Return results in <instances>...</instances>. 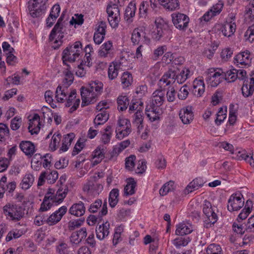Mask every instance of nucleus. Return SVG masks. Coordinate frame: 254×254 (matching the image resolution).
Wrapping results in <instances>:
<instances>
[{
    "label": "nucleus",
    "instance_id": "f257e3e1",
    "mask_svg": "<svg viewBox=\"0 0 254 254\" xmlns=\"http://www.w3.org/2000/svg\"><path fill=\"white\" fill-rule=\"evenodd\" d=\"M103 83L99 81L90 82L86 87H82L80 89L82 100V106H85L96 102L98 97L103 91Z\"/></svg>",
    "mask_w": 254,
    "mask_h": 254
},
{
    "label": "nucleus",
    "instance_id": "f03ea898",
    "mask_svg": "<svg viewBox=\"0 0 254 254\" xmlns=\"http://www.w3.org/2000/svg\"><path fill=\"white\" fill-rule=\"evenodd\" d=\"M2 211L6 218L14 222L20 221L25 215V208L14 203H6L3 206Z\"/></svg>",
    "mask_w": 254,
    "mask_h": 254
},
{
    "label": "nucleus",
    "instance_id": "7ed1b4c3",
    "mask_svg": "<svg viewBox=\"0 0 254 254\" xmlns=\"http://www.w3.org/2000/svg\"><path fill=\"white\" fill-rule=\"evenodd\" d=\"M83 54L82 45L80 42L76 41L73 44L69 45L63 52L62 59L63 63L65 62H74L78 60Z\"/></svg>",
    "mask_w": 254,
    "mask_h": 254
},
{
    "label": "nucleus",
    "instance_id": "20e7f679",
    "mask_svg": "<svg viewBox=\"0 0 254 254\" xmlns=\"http://www.w3.org/2000/svg\"><path fill=\"white\" fill-rule=\"evenodd\" d=\"M202 211L205 216L204 225L206 228H210L217 221V216L212 208L211 203L205 200L203 203Z\"/></svg>",
    "mask_w": 254,
    "mask_h": 254
},
{
    "label": "nucleus",
    "instance_id": "39448f33",
    "mask_svg": "<svg viewBox=\"0 0 254 254\" xmlns=\"http://www.w3.org/2000/svg\"><path fill=\"white\" fill-rule=\"evenodd\" d=\"M224 79V72L220 68H211L206 72V81L212 87H216Z\"/></svg>",
    "mask_w": 254,
    "mask_h": 254
},
{
    "label": "nucleus",
    "instance_id": "423d86ee",
    "mask_svg": "<svg viewBox=\"0 0 254 254\" xmlns=\"http://www.w3.org/2000/svg\"><path fill=\"white\" fill-rule=\"evenodd\" d=\"M48 0H30L28 2V8L32 17H38L44 13L46 3Z\"/></svg>",
    "mask_w": 254,
    "mask_h": 254
},
{
    "label": "nucleus",
    "instance_id": "0eeeda50",
    "mask_svg": "<svg viewBox=\"0 0 254 254\" xmlns=\"http://www.w3.org/2000/svg\"><path fill=\"white\" fill-rule=\"evenodd\" d=\"M106 11L110 26L113 28H117L121 20L120 11L118 6L116 4L109 5L107 6Z\"/></svg>",
    "mask_w": 254,
    "mask_h": 254
},
{
    "label": "nucleus",
    "instance_id": "6e6552de",
    "mask_svg": "<svg viewBox=\"0 0 254 254\" xmlns=\"http://www.w3.org/2000/svg\"><path fill=\"white\" fill-rule=\"evenodd\" d=\"M131 132V124L130 121L125 118H120L118 121L116 129V137L122 139L127 136Z\"/></svg>",
    "mask_w": 254,
    "mask_h": 254
},
{
    "label": "nucleus",
    "instance_id": "1a4fd4ad",
    "mask_svg": "<svg viewBox=\"0 0 254 254\" xmlns=\"http://www.w3.org/2000/svg\"><path fill=\"white\" fill-rule=\"evenodd\" d=\"M172 22L178 29L185 31L188 27L190 18L187 15L179 12H175L171 14Z\"/></svg>",
    "mask_w": 254,
    "mask_h": 254
},
{
    "label": "nucleus",
    "instance_id": "9d476101",
    "mask_svg": "<svg viewBox=\"0 0 254 254\" xmlns=\"http://www.w3.org/2000/svg\"><path fill=\"white\" fill-rule=\"evenodd\" d=\"M244 198L241 193L232 194L228 201V210L230 212L240 210L244 205Z\"/></svg>",
    "mask_w": 254,
    "mask_h": 254
},
{
    "label": "nucleus",
    "instance_id": "9b49d317",
    "mask_svg": "<svg viewBox=\"0 0 254 254\" xmlns=\"http://www.w3.org/2000/svg\"><path fill=\"white\" fill-rule=\"evenodd\" d=\"M130 40L133 45L141 43L148 44L150 42V39L146 35L141 27H137L133 30Z\"/></svg>",
    "mask_w": 254,
    "mask_h": 254
},
{
    "label": "nucleus",
    "instance_id": "f8f14e48",
    "mask_svg": "<svg viewBox=\"0 0 254 254\" xmlns=\"http://www.w3.org/2000/svg\"><path fill=\"white\" fill-rule=\"evenodd\" d=\"M115 50L113 47V42L108 41L104 43L100 47L98 51V56L102 58L112 59L115 56Z\"/></svg>",
    "mask_w": 254,
    "mask_h": 254
},
{
    "label": "nucleus",
    "instance_id": "ddd939ff",
    "mask_svg": "<svg viewBox=\"0 0 254 254\" xmlns=\"http://www.w3.org/2000/svg\"><path fill=\"white\" fill-rule=\"evenodd\" d=\"M67 210V207L64 205L52 213L50 216H47V224L49 226H53L58 223L66 213Z\"/></svg>",
    "mask_w": 254,
    "mask_h": 254
},
{
    "label": "nucleus",
    "instance_id": "4468645a",
    "mask_svg": "<svg viewBox=\"0 0 254 254\" xmlns=\"http://www.w3.org/2000/svg\"><path fill=\"white\" fill-rule=\"evenodd\" d=\"M250 78L245 80L242 87V92L245 97H248L253 95L254 91V70L250 73Z\"/></svg>",
    "mask_w": 254,
    "mask_h": 254
},
{
    "label": "nucleus",
    "instance_id": "2eb2a0df",
    "mask_svg": "<svg viewBox=\"0 0 254 254\" xmlns=\"http://www.w3.org/2000/svg\"><path fill=\"white\" fill-rule=\"evenodd\" d=\"M65 30V27L63 22V18L60 17L52 30L49 36V40L52 42L55 39V37L58 35V38L62 39L64 37V33Z\"/></svg>",
    "mask_w": 254,
    "mask_h": 254
},
{
    "label": "nucleus",
    "instance_id": "dca6fc26",
    "mask_svg": "<svg viewBox=\"0 0 254 254\" xmlns=\"http://www.w3.org/2000/svg\"><path fill=\"white\" fill-rule=\"evenodd\" d=\"M252 59L251 53L248 50L240 52L234 58L235 63L240 66H249L251 64Z\"/></svg>",
    "mask_w": 254,
    "mask_h": 254
},
{
    "label": "nucleus",
    "instance_id": "f3484780",
    "mask_svg": "<svg viewBox=\"0 0 254 254\" xmlns=\"http://www.w3.org/2000/svg\"><path fill=\"white\" fill-rule=\"evenodd\" d=\"M172 30L171 27L157 29L152 34V38L156 40L163 42L169 41L172 38Z\"/></svg>",
    "mask_w": 254,
    "mask_h": 254
},
{
    "label": "nucleus",
    "instance_id": "a211bd4d",
    "mask_svg": "<svg viewBox=\"0 0 254 254\" xmlns=\"http://www.w3.org/2000/svg\"><path fill=\"white\" fill-rule=\"evenodd\" d=\"M19 147L21 151L28 157H31L36 151L35 144L30 141H21Z\"/></svg>",
    "mask_w": 254,
    "mask_h": 254
},
{
    "label": "nucleus",
    "instance_id": "6ab92c4d",
    "mask_svg": "<svg viewBox=\"0 0 254 254\" xmlns=\"http://www.w3.org/2000/svg\"><path fill=\"white\" fill-rule=\"evenodd\" d=\"M235 16H231V20L229 22L226 21L220 28L221 32L222 35L226 37H230L233 35L236 31V25L233 19Z\"/></svg>",
    "mask_w": 254,
    "mask_h": 254
},
{
    "label": "nucleus",
    "instance_id": "aec40b11",
    "mask_svg": "<svg viewBox=\"0 0 254 254\" xmlns=\"http://www.w3.org/2000/svg\"><path fill=\"white\" fill-rule=\"evenodd\" d=\"M103 186L100 184L89 181L83 187V190L93 195L99 194L103 190Z\"/></svg>",
    "mask_w": 254,
    "mask_h": 254
},
{
    "label": "nucleus",
    "instance_id": "412c9836",
    "mask_svg": "<svg viewBox=\"0 0 254 254\" xmlns=\"http://www.w3.org/2000/svg\"><path fill=\"white\" fill-rule=\"evenodd\" d=\"M123 59L112 62L108 67V75L110 80L116 79L119 74V71L121 67L123 65Z\"/></svg>",
    "mask_w": 254,
    "mask_h": 254
},
{
    "label": "nucleus",
    "instance_id": "4be33fe9",
    "mask_svg": "<svg viewBox=\"0 0 254 254\" xmlns=\"http://www.w3.org/2000/svg\"><path fill=\"white\" fill-rule=\"evenodd\" d=\"M102 207L101 210L99 212V216L102 217L107 214V203L105 201L102 205V201L101 199H98L96 200L93 203L91 204L88 210L91 213H96L98 211L99 208Z\"/></svg>",
    "mask_w": 254,
    "mask_h": 254
},
{
    "label": "nucleus",
    "instance_id": "5701e85b",
    "mask_svg": "<svg viewBox=\"0 0 254 254\" xmlns=\"http://www.w3.org/2000/svg\"><path fill=\"white\" fill-rule=\"evenodd\" d=\"M40 119L37 114H34L33 116L29 117V131L31 134H37L40 129Z\"/></svg>",
    "mask_w": 254,
    "mask_h": 254
},
{
    "label": "nucleus",
    "instance_id": "b1692460",
    "mask_svg": "<svg viewBox=\"0 0 254 254\" xmlns=\"http://www.w3.org/2000/svg\"><path fill=\"white\" fill-rule=\"evenodd\" d=\"M65 106L66 107L71 106L70 112H72L75 111L80 103L79 98H76V92L75 90H72L68 94Z\"/></svg>",
    "mask_w": 254,
    "mask_h": 254
},
{
    "label": "nucleus",
    "instance_id": "393cba45",
    "mask_svg": "<svg viewBox=\"0 0 254 254\" xmlns=\"http://www.w3.org/2000/svg\"><path fill=\"white\" fill-rule=\"evenodd\" d=\"M106 147L99 145L94 150L92 154V166L93 167L100 163L105 157Z\"/></svg>",
    "mask_w": 254,
    "mask_h": 254
},
{
    "label": "nucleus",
    "instance_id": "a878e982",
    "mask_svg": "<svg viewBox=\"0 0 254 254\" xmlns=\"http://www.w3.org/2000/svg\"><path fill=\"white\" fill-rule=\"evenodd\" d=\"M53 198L54 195L51 192V190H48L44 197L39 210L42 212L46 211L49 210L53 205H56V201Z\"/></svg>",
    "mask_w": 254,
    "mask_h": 254
},
{
    "label": "nucleus",
    "instance_id": "bb28decb",
    "mask_svg": "<svg viewBox=\"0 0 254 254\" xmlns=\"http://www.w3.org/2000/svg\"><path fill=\"white\" fill-rule=\"evenodd\" d=\"M179 116L183 124H190L193 118V113L191 106H188L182 108L180 111Z\"/></svg>",
    "mask_w": 254,
    "mask_h": 254
},
{
    "label": "nucleus",
    "instance_id": "cd10ccee",
    "mask_svg": "<svg viewBox=\"0 0 254 254\" xmlns=\"http://www.w3.org/2000/svg\"><path fill=\"white\" fill-rule=\"evenodd\" d=\"M193 231V227L191 223L183 221L176 225L175 234L179 236H184L191 233Z\"/></svg>",
    "mask_w": 254,
    "mask_h": 254
},
{
    "label": "nucleus",
    "instance_id": "c85d7f7f",
    "mask_svg": "<svg viewBox=\"0 0 254 254\" xmlns=\"http://www.w3.org/2000/svg\"><path fill=\"white\" fill-rule=\"evenodd\" d=\"M176 71L172 69H169L164 73L161 78L159 80V84L166 86L173 84L176 80Z\"/></svg>",
    "mask_w": 254,
    "mask_h": 254
},
{
    "label": "nucleus",
    "instance_id": "c756f323",
    "mask_svg": "<svg viewBox=\"0 0 254 254\" xmlns=\"http://www.w3.org/2000/svg\"><path fill=\"white\" fill-rule=\"evenodd\" d=\"M236 158L242 160H245L248 163H249L252 167H254V154L252 152H248L245 150L239 151L236 152Z\"/></svg>",
    "mask_w": 254,
    "mask_h": 254
},
{
    "label": "nucleus",
    "instance_id": "7c9ffc66",
    "mask_svg": "<svg viewBox=\"0 0 254 254\" xmlns=\"http://www.w3.org/2000/svg\"><path fill=\"white\" fill-rule=\"evenodd\" d=\"M110 223L106 222L100 225L96 229V237L99 240H103L109 234Z\"/></svg>",
    "mask_w": 254,
    "mask_h": 254
},
{
    "label": "nucleus",
    "instance_id": "2f4dec72",
    "mask_svg": "<svg viewBox=\"0 0 254 254\" xmlns=\"http://www.w3.org/2000/svg\"><path fill=\"white\" fill-rule=\"evenodd\" d=\"M85 212V207L82 201L74 203L69 209V213L76 217H80L84 214Z\"/></svg>",
    "mask_w": 254,
    "mask_h": 254
},
{
    "label": "nucleus",
    "instance_id": "473e14b6",
    "mask_svg": "<svg viewBox=\"0 0 254 254\" xmlns=\"http://www.w3.org/2000/svg\"><path fill=\"white\" fill-rule=\"evenodd\" d=\"M165 93L162 90H156L152 94V104L158 108L161 106L165 101Z\"/></svg>",
    "mask_w": 254,
    "mask_h": 254
},
{
    "label": "nucleus",
    "instance_id": "72a5a7b5",
    "mask_svg": "<svg viewBox=\"0 0 254 254\" xmlns=\"http://www.w3.org/2000/svg\"><path fill=\"white\" fill-rule=\"evenodd\" d=\"M69 94L67 87L66 86L59 85L56 91L55 98L59 103H64Z\"/></svg>",
    "mask_w": 254,
    "mask_h": 254
},
{
    "label": "nucleus",
    "instance_id": "f704fd0d",
    "mask_svg": "<svg viewBox=\"0 0 254 254\" xmlns=\"http://www.w3.org/2000/svg\"><path fill=\"white\" fill-rule=\"evenodd\" d=\"M205 91V84L202 79H195L193 82L192 92L197 97H201Z\"/></svg>",
    "mask_w": 254,
    "mask_h": 254
},
{
    "label": "nucleus",
    "instance_id": "c9c22d12",
    "mask_svg": "<svg viewBox=\"0 0 254 254\" xmlns=\"http://www.w3.org/2000/svg\"><path fill=\"white\" fill-rule=\"evenodd\" d=\"M48 190H51V192L54 195L53 199H54L56 201V204H59L63 202L67 193V189L66 188H60L56 191V193H55V190L52 189H49Z\"/></svg>",
    "mask_w": 254,
    "mask_h": 254
},
{
    "label": "nucleus",
    "instance_id": "e433bc0d",
    "mask_svg": "<svg viewBox=\"0 0 254 254\" xmlns=\"http://www.w3.org/2000/svg\"><path fill=\"white\" fill-rule=\"evenodd\" d=\"M74 138L75 134L73 133H69L64 135L62 140L60 151L62 152L66 151L68 149Z\"/></svg>",
    "mask_w": 254,
    "mask_h": 254
},
{
    "label": "nucleus",
    "instance_id": "4c0bfd02",
    "mask_svg": "<svg viewBox=\"0 0 254 254\" xmlns=\"http://www.w3.org/2000/svg\"><path fill=\"white\" fill-rule=\"evenodd\" d=\"M203 184V180L201 178H196L189 183L186 188L185 191L188 193L191 192L202 187Z\"/></svg>",
    "mask_w": 254,
    "mask_h": 254
},
{
    "label": "nucleus",
    "instance_id": "58836bf2",
    "mask_svg": "<svg viewBox=\"0 0 254 254\" xmlns=\"http://www.w3.org/2000/svg\"><path fill=\"white\" fill-rule=\"evenodd\" d=\"M34 180L33 175L30 173L26 174L20 184V188L24 190H28L32 186Z\"/></svg>",
    "mask_w": 254,
    "mask_h": 254
},
{
    "label": "nucleus",
    "instance_id": "ea45409f",
    "mask_svg": "<svg viewBox=\"0 0 254 254\" xmlns=\"http://www.w3.org/2000/svg\"><path fill=\"white\" fill-rule=\"evenodd\" d=\"M160 4L166 9L173 11L179 7L178 0H158Z\"/></svg>",
    "mask_w": 254,
    "mask_h": 254
},
{
    "label": "nucleus",
    "instance_id": "a19ab883",
    "mask_svg": "<svg viewBox=\"0 0 254 254\" xmlns=\"http://www.w3.org/2000/svg\"><path fill=\"white\" fill-rule=\"evenodd\" d=\"M62 135L59 132H55L52 136L51 142L49 144V149L54 151L56 150L60 145Z\"/></svg>",
    "mask_w": 254,
    "mask_h": 254
},
{
    "label": "nucleus",
    "instance_id": "79ce46f5",
    "mask_svg": "<svg viewBox=\"0 0 254 254\" xmlns=\"http://www.w3.org/2000/svg\"><path fill=\"white\" fill-rule=\"evenodd\" d=\"M157 110L158 108L155 107H146L145 114L151 122L155 121L159 119V114Z\"/></svg>",
    "mask_w": 254,
    "mask_h": 254
},
{
    "label": "nucleus",
    "instance_id": "37998d69",
    "mask_svg": "<svg viewBox=\"0 0 254 254\" xmlns=\"http://www.w3.org/2000/svg\"><path fill=\"white\" fill-rule=\"evenodd\" d=\"M153 0H150L149 1H143L141 3L139 8L140 17L145 18L147 16L149 3H150V5L152 8L156 7V5Z\"/></svg>",
    "mask_w": 254,
    "mask_h": 254
},
{
    "label": "nucleus",
    "instance_id": "c03bdc74",
    "mask_svg": "<svg viewBox=\"0 0 254 254\" xmlns=\"http://www.w3.org/2000/svg\"><path fill=\"white\" fill-rule=\"evenodd\" d=\"M108 118L109 114L107 111H103L98 113L94 120L95 127L97 128L98 126L104 124Z\"/></svg>",
    "mask_w": 254,
    "mask_h": 254
},
{
    "label": "nucleus",
    "instance_id": "a18cd8bd",
    "mask_svg": "<svg viewBox=\"0 0 254 254\" xmlns=\"http://www.w3.org/2000/svg\"><path fill=\"white\" fill-rule=\"evenodd\" d=\"M136 10L135 5L130 3L126 8L125 13V19L128 22L132 21L131 18L134 16Z\"/></svg>",
    "mask_w": 254,
    "mask_h": 254
},
{
    "label": "nucleus",
    "instance_id": "49530a36",
    "mask_svg": "<svg viewBox=\"0 0 254 254\" xmlns=\"http://www.w3.org/2000/svg\"><path fill=\"white\" fill-rule=\"evenodd\" d=\"M143 109V103L139 100H132L129 106L128 112L130 114L135 112L142 111Z\"/></svg>",
    "mask_w": 254,
    "mask_h": 254
},
{
    "label": "nucleus",
    "instance_id": "de8ad7c7",
    "mask_svg": "<svg viewBox=\"0 0 254 254\" xmlns=\"http://www.w3.org/2000/svg\"><path fill=\"white\" fill-rule=\"evenodd\" d=\"M143 113L142 111L135 112L133 116V124L135 126L138 130L143 128Z\"/></svg>",
    "mask_w": 254,
    "mask_h": 254
},
{
    "label": "nucleus",
    "instance_id": "09e8293b",
    "mask_svg": "<svg viewBox=\"0 0 254 254\" xmlns=\"http://www.w3.org/2000/svg\"><path fill=\"white\" fill-rule=\"evenodd\" d=\"M121 85L123 88H126L130 86L133 81L132 75L128 72H125L121 78Z\"/></svg>",
    "mask_w": 254,
    "mask_h": 254
},
{
    "label": "nucleus",
    "instance_id": "8fccbe9b",
    "mask_svg": "<svg viewBox=\"0 0 254 254\" xmlns=\"http://www.w3.org/2000/svg\"><path fill=\"white\" fill-rule=\"evenodd\" d=\"M118 108L120 111L126 110L129 103L128 97L126 95H120L117 98Z\"/></svg>",
    "mask_w": 254,
    "mask_h": 254
},
{
    "label": "nucleus",
    "instance_id": "3c124183",
    "mask_svg": "<svg viewBox=\"0 0 254 254\" xmlns=\"http://www.w3.org/2000/svg\"><path fill=\"white\" fill-rule=\"evenodd\" d=\"M136 182L133 179L129 178L127 180V184L124 189V194L126 195H132L135 192Z\"/></svg>",
    "mask_w": 254,
    "mask_h": 254
},
{
    "label": "nucleus",
    "instance_id": "603ef678",
    "mask_svg": "<svg viewBox=\"0 0 254 254\" xmlns=\"http://www.w3.org/2000/svg\"><path fill=\"white\" fill-rule=\"evenodd\" d=\"M190 71L189 69L184 68L182 70L179 74L176 72V80L179 84L184 83L190 76Z\"/></svg>",
    "mask_w": 254,
    "mask_h": 254
},
{
    "label": "nucleus",
    "instance_id": "864d4df0",
    "mask_svg": "<svg viewBox=\"0 0 254 254\" xmlns=\"http://www.w3.org/2000/svg\"><path fill=\"white\" fill-rule=\"evenodd\" d=\"M119 191L118 189H114L109 193V202L111 207H114L118 202Z\"/></svg>",
    "mask_w": 254,
    "mask_h": 254
},
{
    "label": "nucleus",
    "instance_id": "5fc2aeb1",
    "mask_svg": "<svg viewBox=\"0 0 254 254\" xmlns=\"http://www.w3.org/2000/svg\"><path fill=\"white\" fill-rule=\"evenodd\" d=\"M253 206V202L251 200H247L244 208L238 215V218L241 220L245 219L251 212Z\"/></svg>",
    "mask_w": 254,
    "mask_h": 254
},
{
    "label": "nucleus",
    "instance_id": "6e6d98bb",
    "mask_svg": "<svg viewBox=\"0 0 254 254\" xmlns=\"http://www.w3.org/2000/svg\"><path fill=\"white\" fill-rule=\"evenodd\" d=\"M227 108H220L216 114V117L215 120V123L216 125H221L227 117Z\"/></svg>",
    "mask_w": 254,
    "mask_h": 254
},
{
    "label": "nucleus",
    "instance_id": "4d7b16f0",
    "mask_svg": "<svg viewBox=\"0 0 254 254\" xmlns=\"http://www.w3.org/2000/svg\"><path fill=\"white\" fill-rule=\"evenodd\" d=\"M104 130L101 139L104 144H107L110 142L113 130L111 126H108Z\"/></svg>",
    "mask_w": 254,
    "mask_h": 254
},
{
    "label": "nucleus",
    "instance_id": "13d9d810",
    "mask_svg": "<svg viewBox=\"0 0 254 254\" xmlns=\"http://www.w3.org/2000/svg\"><path fill=\"white\" fill-rule=\"evenodd\" d=\"M67 67L64 71L63 73L64 75V82L67 85H70L73 81V74L71 71V67L69 65H66Z\"/></svg>",
    "mask_w": 254,
    "mask_h": 254
},
{
    "label": "nucleus",
    "instance_id": "bf43d9fd",
    "mask_svg": "<svg viewBox=\"0 0 254 254\" xmlns=\"http://www.w3.org/2000/svg\"><path fill=\"white\" fill-rule=\"evenodd\" d=\"M205 254H223L220 245L216 244L209 245L206 249Z\"/></svg>",
    "mask_w": 254,
    "mask_h": 254
},
{
    "label": "nucleus",
    "instance_id": "052dcab7",
    "mask_svg": "<svg viewBox=\"0 0 254 254\" xmlns=\"http://www.w3.org/2000/svg\"><path fill=\"white\" fill-rule=\"evenodd\" d=\"M174 183L173 181L167 182L161 187L159 190V193L161 196H165L168 193L174 190Z\"/></svg>",
    "mask_w": 254,
    "mask_h": 254
},
{
    "label": "nucleus",
    "instance_id": "680f3d73",
    "mask_svg": "<svg viewBox=\"0 0 254 254\" xmlns=\"http://www.w3.org/2000/svg\"><path fill=\"white\" fill-rule=\"evenodd\" d=\"M190 242V239L189 237H178L173 240L172 243L178 249L180 248L181 247L186 246Z\"/></svg>",
    "mask_w": 254,
    "mask_h": 254
},
{
    "label": "nucleus",
    "instance_id": "e2e57ef3",
    "mask_svg": "<svg viewBox=\"0 0 254 254\" xmlns=\"http://www.w3.org/2000/svg\"><path fill=\"white\" fill-rule=\"evenodd\" d=\"M155 24L156 30L159 29H164L166 28L172 27L169 24L168 21L161 17H158L155 18Z\"/></svg>",
    "mask_w": 254,
    "mask_h": 254
},
{
    "label": "nucleus",
    "instance_id": "0e129e2a",
    "mask_svg": "<svg viewBox=\"0 0 254 254\" xmlns=\"http://www.w3.org/2000/svg\"><path fill=\"white\" fill-rule=\"evenodd\" d=\"M44 173H46V180L48 183L54 184L55 183L56 180L58 179L59 175L57 171H46L44 172Z\"/></svg>",
    "mask_w": 254,
    "mask_h": 254
},
{
    "label": "nucleus",
    "instance_id": "69168bd1",
    "mask_svg": "<svg viewBox=\"0 0 254 254\" xmlns=\"http://www.w3.org/2000/svg\"><path fill=\"white\" fill-rule=\"evenodd\" d=\"M22 235V232L20 230L16 229H13L10 231L5 238L6 242H9L13 239H15L20 238Z\"/></svg>",
    "mask_w": 254,
    "mask_h": 254
},
{
    "label": "nucleus",
    "instance_id": "338daca9",
    "mask_svg": "<svg viewBox=\"0 0 254 254\" xmlns=\"http://www.w3.org/2000/svg\"><path fill=\"white\" fill-rule=\"evenodd\" d=\"M224 6V2L222 0H218V1L213 5V6L209 9L210 11H212V13L215 16L218 15L222 10Z\"/></svg>",
    "mask_w": 254,
    "mask_h": 254
},
{
    "label": "nucleus",
    "instance_id": "774afa93",
    "mask_svg": "<svg viewBox=\"0 0 254 254\" xmlns=\"http://www.w3.org/2000/svg\"><path fill=\"white\" fill-rule=\"evenodd\" d=\"M84 222V220L77 219L70 220L67 224V227L69 230L73 231L75 229L80 227Z\"/></svg>",
    "mask_w": 254,
    "mask_h": 254
}]
</instances>
